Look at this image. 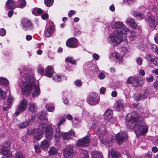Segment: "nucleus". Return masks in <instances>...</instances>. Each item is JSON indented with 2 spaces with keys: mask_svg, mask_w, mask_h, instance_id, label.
<instances>
[{
  "mask_svg": "<svg viewBox=\"0 0 158 158\" xmlns=\"http://www.w3.org/2000/svg\"><path fill=\"white\" fill-rule=\"evenodd\" d=\"M22 24L23 29L25 30H31L33 28V25L32 23L28 19H23L22 21Z\"/></svg>",
  "mask_w": 158,
  "mask_h": 158,
  "instance_id": "nucleus-15",
  "label": "nucleus"
},
{
  "mask_svg": "<svg viewBox=\"0 0 158 158\" xmlns=\"http://www.w3.org/2000/svg\"><path fill=\"white\" fill-rule=\"evenodd\" d=\"M81 156L80 158H89L88 152L86 150H82L81 152Z\"/></svg>",
  "mask_w": 158,
  "mask_h": 158,
  "instance_id": "nucleus-40",
  "label": "nucleus"
},
{
  "mask_svg": "<svg viewBox=\"0 0 158 158\" xmlns=\"http://www.w3.org/2000/svg\"><path fill=\"white\" fill-rule=\"evenodd\" d=\"M34 148L35 150V151L36 153L40 152L41 151V149L39 144H38V145H35Z\"/></svg>",
  "mask_w": 158,
  "mask_h": 158,
  "instance_id": "nucleus-59",
  "label": "nucleus"
},
{
  "mask_svg": "<svg viewBox=\"0 0 158 158\" xmlns=\"http://www.w3.org/2000/svg\"><path fill=\"white\" fill-rule=\"evenodd\" d=\"M90 143V139L87 136L79 139L77 143L78 147H85L89 145Z\"/></svg>",
  "mask_w": 158,
  "mask_h": 158,
  "instance_id": "nucleus-14",
  "label": "nucleus"
},
{
  "mask_svg": "<svg viewBox=\"0 0 158 158\" xmlns=\"http://www.w3.org/2000/svg\"><path fill=\"white\" fill-rule=\"evenodd\" d=\"M73 146L72 145H68L64 149L63 155L65 158H73Z\"/></svg>",
  "mask_w": 158,
  "mask_h": 158,
  "instance_id": "nucleus-9",
  "label": "nucleus"
},
{
  "mask_svg": "<svg viewBox=\"0 0 158 158\" xmlns=\"http://www.w3.org/2000/svg\"><path fill=\"white\" fill-rule=\"evenodd\" d=\"M62 138L64 139L68 140L71 138L68 133H63L62 134Z\"/></svg>",
  "mask_w": 158,
  "mask_h": 158,
  "instance_id": "nucleus-46",
  "label": "nucleus"
},
{
  "mask_svg": "<svg viewBox=\"0 0 158 158\" xmlns=\"http://www.w3.org/2000/svg\"><path fill=\"white\" fill-rule=\"evenodd\" d=\"M6 96V92L1 89H0V98L4 99Z\"/></svg>",
  "mask_w": 158,
  "mask_h": 158,
  "instance_id": "nucleus-43",
  "label": "nucleus"
},
{
  "mask_svg": "<svg viewBox=\"0 0 158 158\" xmlns=\"http://www.w3.org/2000/svg\"><path fill=\"white\" fill-rule=\"evenodd\" d=\"M127 35L123 36L122 34H119L118 31H114L109 35L107 39V42L113 46H117L127 39Z\"/></svg>",
  "mask_w": 158,
  "mask_h": 158,
  "instance_id": "nucleus-3",
  "label": "nucleus"
},
{
  "mask_svg": "<svg viewBox=\"0 0 158 158\" xmlns=\"http://www.w3.org/2000/svg\"><path fill=\"white\" fill-rule=\"evenodd\" d=\"M53 71L54 70L52 66L47 67L45 69V76L48 77H51L54 74Z\"/></svg>",
  "mask_w": 158,
  "mask_h": 158,
  "instance_id": "nucleus-22",
  "label": "nucleus"
},
{
  "mask_svg": "<svg viewBox=\"0 0 158 158\" xmlns=\"http://www.w3.org/2000/svg\"><path fill=\"white\" fill-rule=\"evenodd\" d=\"M53 129L51 125H48L45 131V136L48 139H50L53 135Z\"/></svg>",
  "mask_w": 158,
  "mask_h": 158,
  "instance_id": "nucleus-17",
  "label": "nucleus"
},
{
  "mask_svg": "<svg viewBox=\"0 0 158 158\" xmlns=\"http://www.w3.org/2000/svg\"><path fill=\"white\" fill-rule=\"evenodd\" d=\"M6 7L9 9H14L16 8V2L13 0H8L6 3Z\"/></svg>",
  "mask_w": 158,
  "mask_h": 158,
  "instance_id": "nucleus-23",
  "label": "nucleus"
},
{
  "mask_svg": "<svg viewBox=\"0 0 158 158\" xmlns=\"http://www.w3.org/2000/svg\"><path fill=\"white\" fill-rule=\"evenodd\" d=\"M56 133L54 135L55 137L57 140H59L60 139L61 135L62 134L61 133L59 127H58L55 129Z\"/></svg>",
  "mask_w": 158,
  "mask_h": 158,
  "instance_id": "nucleus-35",
  "label": "nucleus"
},
{
  "mask_svg": "<svg viewBox=\"0 0 158 158\" xmlns=\"http://www.w3.org/2000/svg\"><path fill=\"white\" fill-rule=\"evenodd\" d=\"M91 155L92 158H103L101 152L98 151H93Z\"/></svg>",
  "mask_w": 158,
  "mask_h": 158,
  "instance_id": "nucleus-31",
  "label": "nucleus"
},
{
  "mask_svg": "<svg viewBox=\"0 0 158 158\" xmlns=\"http://www.w3.org/2000/svg\"><path fill=\"white\" fill-rule=\"evenodd\" d=\"M35 114H32L31 115V118H30L28 122H27L28 125H31L33 122L34 120L35 119Z\"/></svg>",
  "mask_w": 158,
  "mask_h": 158,
  "instance_id": "nucleus-48",
  "label": "nucleus"
},
{
  "mask_svg": "<svg viewBox=\"0 0 158 158\" xmlns=\"http://www.w3.org/2000/svg\"><path fill=\"white\" fill-rule=\"evenodd\" d=\"M98 77L100 79H103L105 78V75L103 73L101 72L99 73Z\"/></svg>",
  "mask_w": 158,
  "mask_h": 158,
  "instance_id": "nucleus-64",
  "label": "nucleus"
},
{
  "mask_svg": "<svg viewBox=\"0 0 158 158\" xmlns=\"http://www.w3.org/2000/svg\"><path fill=\"white\" fill-rule=\"evenodd\" d=\"M44 130L40 128L33 130L31 133L33 134V139L35 140H40L43 136Z\"/></svg>",
  "mask_w": 158,
  "mask_h": 158,
  "instance_id": "nucleus-10",
  "label": "nucleus"
},
{
  "mask_svg": "<svg viewBox=\"0 0 158 158\" xmlns=\"http://www.w3.org/2000/svg\"><path fill=\"white\" fill-rule=\"evenodd\" d=\"M87 100L90 105H95L99 103V98L98 94L95 92H92L88 96Z\"/></svg>",
  "mask_w": 158,
  "mask_h": 158,
  "instance_id": "nucleus-6",
  "label": "nucleus"
},
{
  "mask_svg": "<svg viewBox=\"0 0 158 158\" xmlns=\"http://www.w3.org/2000/svg\"><path fill=\"white\" fill-rule=\"evenodd\" d=\"M65 61L66 62L70 63L72 64H76V61L73 59L72 57H67L65 59Z\"/></svg>",
  "mask_w": 158,
  "mask_h": 158,
  "instance_id": "nucleus-41",
  "label": "nucleus"
},
{
  "mask_svg": "<svg viewBox=\"0 0 158 158\" xmlns=\"http://www.w3.org/2000/svg\"><path fill=\"white\" fill-rule=\"evenodd\" d=\"M52 79L56 82H60L61 81V77L59 75H56L53 77Z\"/></svg>",
  "mask_w": 158,
  "mask_h": 158,
  "instance_id": "nucleus-50",
  "label": "nucleus"
},
{
  "mask_svg": "<svg viewBox=\"0 0 158 158\" xmlns=\"http://www.w3.org/2000/svg\"><path fill=\"white\" fill-rule=\"evenodd\" d=\"M109 58L111 61L115 60H118L119 64H122L123 63V58L122 56L118 53L113 52L111 53L109 56Z\"/></svg>",
  "mask_w": 158,
  "mask_h": 158,
  "instance_id": "nucleus-11",
  "label": "nucleus"
},
{
  "mask_svg": "<svg viewBox=\"0 0 158 158\" xmlns=\"http://www.w3.org/2000/svg\"><path fill=\"white\" fill-rule=\"evenodd\" d=\"M122 50L123 51H124L126 52L129 51V46L127 44H126L124 46L122 47Z\"/></svg>",
  "mask_w": 158,
  "mask_h": 158,
  "instance_id": "nucleus-60",
  "label": "nucleus"
},
{
  "mask_svg": "<svg viewBox=\"0 0 158 158\" xmlns=\"http://www.w3.org/2000/svg\"><path fill=\"white\" fill-rule=\"evenodd\" d=\"M148 22L150 28L155 29L158 24L157 18L153 16H149L148 18Z\"/></svg>",
  "mask_w": 158,
  "mask_h": 158,
  "instance_id": "nucleus-13",
  "label": "nucleus"
},
{
  "mask_svg": "<svg viewBox=\"0 0 158 158\" xmlns=\"http://www.w3.org/2000/svg\"><path fill=\"white\" fill-rule=\"evenodd\" d=\"M10 142H6L4 143L1 148V154L6 158L11 157L12 156V153L10 150Z\"/></svg>",
  "mask_w": 158,
  "mask_h": 158,
  "instance_id": "nucleus-5",
  "label": "nucleus"
},
{
  "mask_svg": "<svg viewBox=\"0 0 158 158\" xmlns=\"http://www.w3.org/2000/svg\"><path fill=\"white\" fill-rule=\"evenodd\" d=\"M26 5V2L25 0H19L16 2V8H23L25 7Z\"/></svg>",
  "mask_w": 158,
  "mask_h": 158,
  "instance_id": "nucleus-26",
  "label": "nucleus"
},
{
  "mask_svg": "<svg viewBox=\"0 0 158 158\" xmlns=\"http://www.w3.org/2000/svg\"><path fill=\"white\" fill-rule=\"evenodd\" d=\"M142 120V118L136 113L129 114L127 115V127L131 129H134L137 136L145 134L148 131V126Z\"/></svg>",
  "mask_w": 158,
  "mask_h": 158,
  "instance_id": "nucleus-2",
  "label": "nucleus"
},
{
  "mask_svg": "<svg viewBox=\"0 0 158 158\" xmlns=\"http://www.w3.org/2000/svg\"><path fill=\"white\" fill-rule=\"evenodd\" d=\"M126 23L130 27L135 29L137 26V23L133 18L131 17H128L126 21Z\"/></svg>",
  "mask_w": 158,
  "mask_h": 158,
  "instance_id": "nucleus-20",
  "label": "nucleus"
},
{
  "mask_svg": "<svg viewBox=\"0 0 158 158\" xmlns=\"http://www.w3.org/2000/svg\"><path fill=\"white\" fill-rule=\"evenodd\" d=\"M146 59L148 60L149 61L152 62L153 61V59L152 57V56L150 54H148L146 57Z\"/></svg>",
  "mask_w": 158,
  "mask_h": 158,
  "instance_id": "nucleus-61",
  "label": "nucleus"
},
{
  "mask_svg": "<svg viewBox=\"0 0 158 158\" xmlns=\"http://www.w3.org/2000/svg\"><path fill=\"white\" fill-rule=\"evenodd\" d=\"M15 158H25V156L21 152L16 153L15 154Z\"/></svg>",
  "mask_w": 158,
  "mask_h": 158,
  "instance_id": "nucleus-44",
  "label": "nucleus"
},
{
  "mask_svg": "<svg viewBox=\"0 0 158 158\" xmlns=\"http://www.w3.org/2000/svg\"><path fill=\"white\" fill-rule=\"evenodd\" d=\"M100 142L102 144H104L105 143L107 146H110L112 144V143L114 141V138H111L110 140V139L108 137L106 138L105 140L101 138H100Z\"/></svg>",
  "mask_w": 158,
  "mask_h": 158,
  "instance_id": "nucleus-24",
  "label": "nucleus"
},
{
  "mask_svg": "<svg viewBox=\"0 0 158 158\" xmlns=\"http://www.w3.org/2000/svg\"><path fill=\"white\" fill-rule=\"evenodd\" d=\"M9 84L8 81L5 78L0 77V85L7 86Z\"/></svg>",
  "mask_w": 158,
  "mask_h": 158,
  "instance_id": "nucleus-32",
  "label": "nucleus"
},
{
  "mask_svg": "<svg viewBox=\"0 0 158 158\" xmlns=\"http://www.w3.org/2000/svg\"><path fill=\"white\" fill-rule=\"evenodd\" d=\"M57 152V149L53 147H51L48 151L49 154L52 155H56Z\"/></svg>",
  "mask_w": 158,
  "mask_h": 158,
  "instance_id": "nucleus-37",
  "label": "nucleus"
},
{
  "mask_svg": "<svg viewBox=\"0 0 158 158\" xmlns=\"http://www.w3.org/2000/svg\"><path fill=\"white\" fill-rule=\"evenodd\" d=\"M123 2L128 5H130L133 4L134 1L133 0H123Z\"/></svg>",
  "mask_w": 158,
  "mask_h": 158,
  "instance_id": "nucleus-55",
  "label": "nucleus"
},
{
  "mask_svg": "<svg viewBox=\"0 0 158 158\" xmlns=\"http://www.w3.org/2000/svg\"><path fill=\"white\" fill-rule=\"evenodd\" d=\"M111 154L113 158H119L120 156V153L114 149L111 150Z\"/></svg>",
  "mask_w": 158,
  "mask_h": 158,
  "instance_id": "nucleus-29",
  "label": "nucleus"
},
{
  "mask_svg": "<svg viewBox=\"0 0 158 158\" xmlns=\"http://www.w3.org/2000/svg\"><path fill=\"white\" fill-rule=\"evenodd\" d=\"M105 119L107 121H110L113 117V111L110 109H107L104 114Z\"/></svg>",
  "mask_w": 158,
  "mask_h": 158,
  "instance_id": "nucleus-19",
  "label": "nucleus"
},
{
  "mask_svg": "<svg viewBox=\"0 0 158 158\" xmlns=\"http://www.w3.org/2000/svg\"><path fill=\"white\" fill-rule=\"evenodd\" d=\"M152 49L153 51L158 55V48L154 44L151 45Z\"/></svg>",
  "mask_w": 158,
  "mask_h": 158,
  "instance_id": "nucleus-51",
  "label": "nucleus"
},
{
  "mask_svg": "<svg viewBox=\"0 0 158 158\" xmlns=\"http://www.w3.org/2000/svg\"><path fill=\"white\" fill-rule=\"evenodd\" d=\"M38 73L41 75H44V68L41 65H39L38 69Z\"/></svg>",
  "mask_w": 158,
  "mask_h": 158,
  "instance_id": "nucleus-52",
  "label": "nucleus"
},
{
  "mask_svg": "<svg viewBox=\"0 0 158 158\" xmlns=\"http://www.w3.org/2000/svg\"><path fill=\"white\" fill-rule=\"evenodd\" d=\"M127 32H129L130 33V35L129 36V38L130 40L131 41L134 40L136 36V32L134 31H131L130 30L129 31H127Z\"/></svg>",
  "mask_w": 158,
  "mask_h": 158,
  "instance_id": "nucleus-39",
  "label": "nucleus"
},
{
  "mask_svg": "<svg viewBox=\"0 0 158 158\" xmlns=\"http://www.w3.org/2000/svg\"><path fill=\"white\" fill-rule=\"evenodd\" d=\"M47 114V111L45 110L41 111L38 115V117L40 120L46 119V116Z\"/></svg>",
  "mask_w": 158,
  "mask_h": 158,
  "instance_id": "nucleus-33",
  "label": "nucleus"
},
{
  "mask_svg": "<svg viewBox=\"0 0 158 158\" xmlns=\"http://www.w3.org/2000/svg\"><path fill=\"white\" fill-rule=\"evenodd\" d=\"M106 133V131L103 128H102L98 129L97 132V135L99 138L103 137Z\"/></svg>",
  "mask_w": 158,
  "mask_h": 158,
  "instance_id": "nucleus-30",
  "label": "nucleus"
},
{
  "mask_svg": "<svg viewBox=\"0 0 158 158\" xmlns=\"http://www.w3.org/2000/svg\"><path fill=\"white\" fill-rule=\"evenodd\" d=\"M115 138L117 142L120 144L127 139V134L125 132L121 131L115 135Z\"/></svg>",
  "mask_w": 158,
  "mask_h": 158,
  "instance_id": "nucleus-12",
  "label": "nucleus"
},
{
  "mask_svg": "<svg viewBox=\"0 0 158 158\" xmlns=\"http://www.w3.org/2000/svg\"><path fill=\"white\" fill-rule=\"evenodd\" d=\"M134 79H135V77L131 76L129 77L127 81V83L129 84H132Z\"/></svg>",
  "mask_w": 158,
  "mask_h": 158,
  "instance_id": "nucleus-54",
  "label": "nucleus"
},
{
  "mask_svg": "<svg viewBox=\"0 0 158 158\" xmlns=\"http://www.w3.org/2000/svg\"><path fill=\"white\" fill-rule=\"evenodd\" d=\"M27 68L26 67H25V66H22V68H21V69H20V70H19L20 71V75L21 76H22V77H21V79H22V77L25 74H28V75H29L30 76L32 75V76L33 77H34L33 75H32V74L29 75V74H28L27 73H24L23 75V71H22V70H24V71H26L27 70ZM20 81H21V80Z\"/></svg>",
  "mask_w": 158,
  "mask_h": 158,
  "instance_id": "nucleus-49",
  "label": "nucleus"
},
{
  "mask_svg": "<svg viewBox=\"0 0 158 158\" xmlns=\"http://www.w3.org/2000/svg\"><path fill=\"white\" fill-rule=\"evenodd\" d=\"M40 120L41 121L40 122L39 128L43 129L46 127V125L48 123V121L47 119Z\"/></svg>",
  "mask_w": 158,
  "mask_h": 158,
  "instance_id": "nucleus-34",
  "label": "nucleus"
},
{
  "mask_svg": "<svg viewBox=\"0 0 158 158\" xmlns=\"http://www.w3.org/2000/svg\"><path fill=\"white\" fill-rule=\"evenodd\" d=\"M46 108L48 111L50 112H53L55 108L54 106L51 103L47 104Z\"/></svg>",
  "mask_w": 158,
  "mask_h": 158,
  "instance_id": "nucleus-36",
  "label": "nucleus"
},
{
  "mask_svg": "<svg viewBox=\"0 0 158 158\" xmlns=\"http://www.w3.org/2000/svg\"><path fill=\"white\" fill-rule=\"evenodd\" d=\"M124 106L123 101L122 100H119L115 103L114 108L116 110L120 111L123 110Z\"/></svg>",
  "mask_w": 158,
  "mask_h": 158,
  "instance_id": "nucleus-21",
  "label": "nucleus"
},
{
  "mask_svg": "<svg viewBox=\"0 0 158 158\" xmlns=\"http://www.w3.org/2000/svg\"><path fill=\"white\" fill-rule=\"evenodd\" d=\"M149 90L146 89L143 93H141L135 97V100L138 101L143 99L147 98L149 95Z\"/></svg>",
  "mask_w": 158,
  "mask_h": 158,
  "instance_id": "nucleus-18",
  "label": "nucleus"
},
{
  "mask_svg": "<svg viewBox=\"0 0 158 158\" xmlns=\"http://www.w3.org/2000/svg\"><path fill=\"white\" fill-rule=\"evenodd\" d=\"M13 100L14 99L10 95L9 96L7 99V103L9 108L11 107L12 105Z\"/></svg>",
  "mask_w": 158,
  "mask_h": 158,
  "instance_id": "nucleus-42",
  "label": "nucleus"
},
{
  "mask_svg": "<svg viewBox=\"0 0 158 158\" xmlns=\"http://www.w3.org/2000/svg\"><path fill=\"white\" fill-rule=\"evenodd\" d=\"M132 15L134 17H136L138 19H142L145 18L143 14L136 11H133Z\"/></svg>",
  "mask_w": 158,
  "mask_h": 158,
  "instance_id": "nucleus-28",
  "label": "nucleus"
},
{
  "mask_svg": "<svg viewBox=\"0 0 158 158\" xmlns=\"http://www.w3.org/2000/svg\"><path fill=\"white\" fill-rule=\"evenodd\" d=\"M28 109L31 112H34L37 111V108L35 103L30 102L28 104Z\"/></svg>",
  "mask_w": 158,
  "mask_h": 158,
  "instance_id": "nucleus-27",
  "label": "nucleus"
},
{
  "mask_svg": "<svg viewBox=\"0 0 158 158\" xmlns=\"http://www.w3.org/2000/svg\"><path fill=\"white\" fill-rule=\"evenodd\" d=\"M143 62V60L141 57H138L136 59V62L137 64L139 65H141Z\"/></svg>",
  "mask_w": 158,
  "mask_h": 158,
  "instance_id": "nucleus-62",
  "label": "nucleus"
},
{
  "mask_svg": "<svg viewBox=\"0 0 158 158\" xmlns=\"http://www.w3.org/2000/svg\"><path fill=\"white\" fill-rule=\"evenodd\" d=\"M78 40L75 38H71L68 39L66 42V45L69 47L76 48L78 46Z\"/></svg>",
  "mask_w": 158,
  "mask_h": 158,
  "instance_id": "nucleus-16",
  "label": "nucleus"
},
{
  "mask_svg": "<svg viewBox=\"0 0 158 158\" xmlns=\"http://www.w3.org/2000/svg\"><path fill=\"white\" fill-rule=\"evenodd\" d=\"M19 85L21 89V93L23 95L28 96L32 91V97H37L40 94V89L38 85L35 82L34 77L32 75L24 74L21 81L19 82Z\"/></svg>",
  "mask_w": 158,
  "mask_h": 158,
  "instance_id": "nucleus-1",
  "label": "nucleus"
},
{
  "mask_svg": "<svg viewBox=\"0 0 158 158\" xmlns=\"http://www.w3.org/2000/svg\"><path fill=\"white\" fill-rule=\"evenodd\" d=\"M44 3L47 6L50 7L53 3V0H45Z\"/></svg>",
  "mask_w": 158,
  "mask_h": 158,
  "instance_id": "nucleus-47",
  "label": "nucleus"
},
{
  "mask_svg": "<svg viewBox=\"0 0 158 158\" xmlns=\"http://www.w3.org/2000/svg\"><path fill=\"white\" fill-rule=\"evenodd\" d=\"M18 126L20 128H24L27 127L28 124L26 122H22L18 124Z\"/></svg>",
  "mask_w": 158,
  "mask_h": 158,
  "instance_id": "nucleus-45",
  "label": "nucleus"
},
{
  "mask_svg": "<svg viewBox=\"0 0 158 158\" xmlns=\"http://www.w3.org/2000/svg\"><path fill=\"white\" fill-rule=\"evenodd\" d=\"M6 33V31L3 28L0 29V35L2 36H4Z\"/></svg>",
  "mask_w": 158,
  "mask_h": 158,
  "instance_id": "nucleus-57",
  "label": "nucleus"
},
{
  "mask_svg": "<svg viewBox=\"0 0 158 158\" xmlns=\"http://www.w3.org/2000/svg\"><path fill=\"white\" fill-rule=\"evenodd\" d=\"M65 118L64 117H61L60 118V121L57 124V125L58 127H60L61 125L65 122Z\"/></svg>",
  "mask_w": 158,
  "mask_h": 158,
  "instance_id": "nucleus-53",
  "label": "nucleus"
},
{
  "mask_svg": "<svg viewBox=\"0 0 158 158\" xmlns=\"http://www.w3.org/2000/svg\"><path fill=\"white\" fill-rule=\"evenodd\" d=\"M49 146L50 142L47 139H44L41 143L40 147L43 149H46L49 148Z\"/></svg>",
  "mask_w": 158,
  "mask_h": 158,
  "instance_id": "nucleus-25",
  "label": "nucleus"
},
{
  "mask_svg": "<svg viewBox=\"0 0 158 158\" xmlns=\"http://www.w3.org/2000/svg\"><path fill=\"white\" fill-rule=\"evenodd\" d=\"M74 84L77 86L80 87L82 85L81 81L79 80H77L74 82Z\"/></svg>",
  "mask_w": 158,
  "mask_h": 158,
  "instance_id": "nucleus-58",
  "label": "nucleus"
},
{
  "mask_svg": "<svg viewBox=\"0 0 158 158\" xmlns=\"http://www.w3.org/2000/svg\"><path fill=\"white\" fill-rule=\"evenodd\" d=\"M93 57L95 60H98L99 58V55L96 53H94L93 55Z\"/></svg>",
  "mask_w": 158,
  "mask_h": 158,
  "instance_id": "nucleus-63",
  "label": "nucleus"
},
{
  "mask_svg": "<svg viewBox=\"0 0 158 158\" xmlns=\"http://www.w3.org/2000/svg\"><path fill=\"white\" fill-rule=\"evenodd\" d=\"M28 102L27 100L25 99H23L21 101L18 105L17 111L15 113L16 116H18L20 113L26 110Z\"/></svg>",
  "mask_w": 158,
  "mask_h": 158,
  "instance_id": "nucleus-8",
  "label": "nucleus"
},
{
  "mask_svg": "<svg viewBox=\"0 0 158 158\" xmlns=\"http://www.w3.org/2000/svg\"><path fill=\"white\" fill-rule=\"evenodd\" d=\"M111 27L113 28H116V30L115 31H118L119 34H122L123 36L124 35H127V31H130L121 22H116L114 24H112Z\"/></svg>",
  "mask_w": 158,
  "mask_h": 158,
  "instance_id": "nucleus-4",
  "label": "nucleus"
},
{
  "mask_svg": "<svg viewBox=\"0 0 158 158\" xmlns=\"http://www.w3.org/2000/svg\"><path fill=\"white\" fill-rule=\"evenodd\" d=\"M54 27L53 23L49 21L47 23L46 27L44 32V35L46 37L51 36L54 32Z\"/></svg>",
  "mask_w": 158,
  "mask_h": 158,
  "instance_id": "nucleus-7",
  "label": "nucleus"
},
{
  "mask_svg": "<svg viewBox=\"0 0 158 158\" xmlns=\"http://www.w3.org/2000/svg\"><path fill=\"white\" fill-rule=\"evenodd\" d=\"M32 13L35 15L37 16L42 13V10L40 8H35L32 10Z\"/></svg>",
  "mask_w": 158,
  "mask_h": 158,
  "instance_id": "nucleus-38",
  "label": "nucleus"
},
{
  "mask_svg": "<svg viewBox=\"0 0 158 158\" xmlns=\"http://www.w3.org/2000/svg\"><path fill=\"white\" fill-rule=\"evenodd\" d=\"M139 82L137 77H135V79L133 81V85L135 87H137L139 85Z\"/></svg>",
  "mask_w": 158,
  "mask_h": 158,
  "instance_id": "nucleus-56",
  "label": "nucleus"
}]
</instances>
